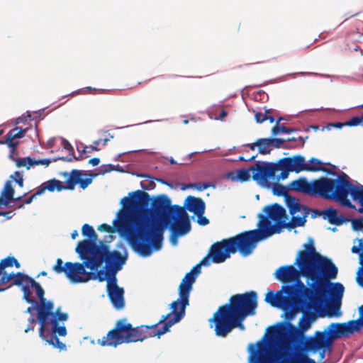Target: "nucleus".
<instances>
[{"instance_id":"obj_1","label":"nucleus","mask_w":363,"mask_h":363,"mask_svg":"<svg viewBox=\"0 0 363 363\" xmlns=\"http://www.w3.org/2000/svg\"><path fill=\"white\" fill-rule=\"evenodd\" d=\"M150 201L149 194L144 191L129 193L121 199L123 210L118 213V219H115V232L123 234L134 250L143 257H148L153 250L161 249L164 231L167 226L173 245L177 243L178 237L187 234L191 230L189 215L183 207L172 206L169 217L165 218L162 223L151 217L148 208Z\"/></svg>"},{"instance_id":"obj_2","label":"nucleus","mask_w":363,"mask_h":363,"mask_svg":"<svg viewBox=\"0 0 363 363\" xmlns=\"http://www.w3.org/2000/svg\"><path fill=\"white\" fill-rule=\"evenodd\" d=\"M291 189L311 196L337 201L341 206L363 212V186L354 185L342 173L335 179L325 177L309 182L305 177L290 184Z\"/></svg>"},{"instance_id":"obj_3","label":"nucleus","mask_w":363,"mask_h":363,"mask_svg":"<svg viewBox=\"0 0 363 363\" xmlns=\"http://www.w3.org/2000/svg\"><path fill=\"white\" fill-rule=\"evenodd\" d=\"M83 236L87 239L78 242L75 252L83 262H66L63 264L62 259L58 258L52 267V270L57 274L64 273L66 277L79 273V265L83 269L96 270L104 264L113 261V250H111V240H99L98 235L94 228L89 224H84L82 228Z\"/></svg>"},{"instance_id":"obj_4","label":"nucleus","mask_w":363,"mask_h":363,"mask_svg":"<svg viewBox=\"0 0 363 363\" xmlns=\"http://www.w3.org/2000/svg\"><path fill=\"white\" fill-rule=\"evenodd\" d=\"M257 295L254 291L233 295L229 303L218 308L210 322L214 323L215 334L225 337L235 328L244 330L245 319L255 314Z\"/></svg>"},{"instance_id":"obj_5","label":"nucleus","mask_w":363,"mask_h":363,"mask_svg":"<svg viewBox=\"0 0 363 363\" xmlns=\"http://www.w3.org/2000/svg\"><path fill=\"white\" fill-rule=\"evenodd\" d=\"M286 288L291 296L279 308L284 311L286 322L290 323L296 313L304 309L316 310L325 302L327 291L314 292L313 289H308L304 283L286 286Z\"/></svg>"},{"instance_id":"obj_6","label":"nucleus","mask_w":363,"mask_h":363,"mask_svg":"<svg viewBox=\"0 0 363 363\" xmlns=\"http://www.w3.org/2000/svg\"><path fill=\"white\" fill-rule=\"evenodd\" d=\"M278 350L277 363H316L308 352L318 354L319 360L330 354L334 342H289Z\"/></svg>"},{"instance_id":"obj_7","label":"nucleus","mask_w":363,"mask_h":363,"mask_svg":"<svg viewBox=\"0 0 363 363\" xmlns=\"http://www.w3.org/2000/svg\"><path fill=\"white\" fill-rule=\"evenodd\" d=\"M312 309H304L298 327L289 322H279L266 329L259 340H305V333L311 327L317 315Z\"/></svg>"},{"instance_id":"obj_8","label":"nucleus","mask_w":363,"mask_h":363,"mask_svg":"<svg viewBox=\"0 0 363 363\" xmlns=\"http://www.w3.org/2000/svg\"><path fill=\"white\" fill-rule=\"evenodd\" d=\"M263 211L267 216L259 215V229L247 231L256 246L259 241L265 240L274 234L280 233L283 229L286 228V223L288 218L286 211L280 204L275 203L267 206L264 208Z\"/></svg>"},{"instance_id":"obj_9","label":"nucleus","mask_w":363,"mask_h":363,"mask_svg":"<svg viewBox=\"0 0 363 363\" xmlns=\"http://www.w3.org/2000/svg\"><path fill=\"white\" fill-rule=\"evenodd\" d=\"M255 247L256 245L247 231H245L213 243L209 251L212 262L218 264L225 262L230 257L231 254L238 251L244 257L248 256Z\"/></svg>"},{"instance_id":"obj_10","label":"nucleus","mask_w":363,"mask_h":363,"mask_svg":"<svg viewBox=\"0 0 363 363\" xmlns=\"http://www.w3.org/2000/svg\"><path fill=\"white\" fill-rule=\"evenodd\" d=\"M305 250L298 252L297 262L317 276L320 280L334 279L337 274V267L328 258L316 252L313 240L304 245Z\"/></svg>"},{"instance_id":"obj_11","label":"nucleus","mask_w":363,"mask_h":363,"mask_svg":"<svg viewBox=\"0 0 363 363\" xmlns=\"http://www.w3.org/2000/svg\"><path fill=\"white\" fill-rule=\"evenodd\" d=\"M28 289V296H26L25 289L23 285L21 286L23 293V298L28 303H31L33 306L28 307L26 313H33L34 310L38 312L37 318L40 324V336L45 337V332L48 330L46 325L48 324L50 315H54L52 310L54 308L53 303L47 301L44 297L45 291L39 283L35 281V283L27 284Z\"/></svg>"},{"instance_id":"obj_12","label":"nucleus","mask_w":363,"mask_h":363,"mask_svg":"<svg viewBox=\"0 0 363 363\" xmlns=\"http://www.w3.org/2000/svg\"><path fill=\"white\" fill-rule=\"evenodd\" d=\"M294 264L297 265L299 269H296L294 265L291 264L281 266L276 270L274 273L275 278L284 284L294 282L291 286H296L299 283H303L300 279L301 277H306L312 281L308 289H313L314 292L318 291H327L326 280H320L308 268L306 267L302 263L298 262L297 259H296Z\"/></svg>"},{"instance_id":"obj_13","label":"nucleus","mask_w":363,"mask_h":363,"mask_svg":"<svg viewBox=\"0 0 363 363\" xmlns=\"http://www.w3.org/2000/svg\"><path fill=\"white\" fill-rule=\"evenodd\" d=\"M172 311L167 315H162L161 319L156 323L151 325H142L135 327V340H145L147 338L157 337L169 331V328L175 323L179 322L185 315V311L179 307L170 308Z\"/></svg>"},{"instance_id":"obj_14","label":"nucleus","mask_w":363,"mask_h":363,"mask_svg":"<svg viewBox=\"0 0 363 363\" xmlns=\"http://www.w3.org/2000/svg\"><path fill=\"white\" fill-rule=\"evenodd\" d=\"M77 269L79 270V273L67 277L70 282L78 284L86 283L90 280H98L101 282L106 281L108 296L113 304V261L104 264L100 269L96 270L83 269L81 264Z\"/></svg>"},{"instance_id":"obj_15","label":"nucleus","mask_w":363,"mask_h":363,"mask_svg":"<svg viewBox=\"0 0 363 363\" xmlns=\"http://www.w3.org/2000/svg\"><path fill=\"white\" fill-rule=\"evenodd\" d=\"M15 266L16 268L21 267L20 263L14 257L9 256L0 262V292L4 291L12 286H21L23 285L25 289V295L26 297L28 296V283H35V280L27 274L22 272H11L7 274L4 272L7 267H11Z\"/></svg>"},{"instance_id":"obj_16","label":"nucleus","mask_w":363,"mask_h":363,"mask_svg":"<svg viewBox=\"0 0 363 363\" xmlns=\"http://www.w3.org/2000/svg\"><path fill=\"white\" fill-rule=\"evenodd\" d=\"M62 175L68 177L65 181L66 186L61 181L52 179L43 183L37 189V194H43L46 190L50 192L55 190L57 191L64 189L73 190L77 184H79L82 189H84L92 182V177L91 176L82 178V176L85 174L78 169H72L69 174L67 172H64Z\"/></svg>"},{"instance_id":"obj_17","label":"nucleus","mask_w":363,"mask_h":363,"mask_svg":"<svg viewBox=\"0 0 363 363\" xmlns=\"http://www.w3.org/2000/svg\"><path fill=\"white\" fill-rule=\"evenodd\" d=\"M200 272L201 264H197L189 272L186 274L179 286V298L170 304V308H174V310L176 307H179L185 311L186 306L189 305V295L193 288V284Z\"/></svg>"},{"instance_id":"obj_18","label":"nucleus","mask_w":363,"mask_h":363,"mask_svg":"<svg viewBox=\"0 0 363 363\" xmlns=\"http://www.w3.org/2000/svg\"><path fill=\"white\" fill-rule=\"evenodd\" d=\"M348 336L342 323H331L323 331H316L313 336H308L305 340H335L341 337Z\"/></svg>"},{"instance_id":"obj_19","label":"nucleus","mask_w":363,"mask_h":363,"mask_svg":"<svg viewBox=\"0 0 363 363\" xmlns=\"http://www.w3.org/2000/svg\"><path fill=\"white\" fill-rule=\"evenodd\" d=\"M292 160V167L293 172L296 173H299L302 171H308V172H318L322 171L327 172L330 174H335L334 172H330L326 168L322 167V162L318 159L312 157L310 160L311 163H315L317 165L308 164L305 162V158L301 155H296L291 157Z\"/></svg>"},{"instance_id":"obj_20","label":"nucleus","mask_w":363,"mask_h":363,"mask_svg":"<svg viewBox=\"0 0 363 363\" xmlns=\"http://www.w3.org/2000/svg\"><path fill=\"white\" fill-rule=\"evenodd\" d=\"M252 172V179L259 182H267L268 179H273L277 172V167L274 163L257 162L255 166L250 167Z\"/></svg>"},{"instance_id":"obj_21","label":"nucleus","mask_w":363,"mask_h":363,"mask_svg":"<svg viewBox=\"0 0 363 363\" xmlns=\"http://www.w3.org/2000/svg\"><path fill=\"white\" fill-rule=\"evenodd\" d=\"M172 207L170 199L164 194L159 195L152 201V209L157 216L161 218L158 220L162 223L165 221V218L169 217V209Z\"/></svg>"},{"instance_id":"obj_22","label":"nucleus","mask_w":363,"mask_h":363,"mask_svg":"<svg viewBox=\"0 0 363 363\" xmlns=\"http://www.w3.org/2000/svg\"><path fill=\"white\" fill-rule=\"evenodd\" d=\"M288 342H256L255 344H250L248 350L250 354V358L262 359L268 353V346H278L280 350Z\"/></svg>"},{"instance_id":"obj_23","label":"nucleus","mask_w":363,"mask_h":363,"mask_svg":"<svg viewBox=\"0 0 363 363\" xmlns=\"http://www.w3.org/2000/svg\"><path fill=\"white\" fill-rule=\"evenodd\" d=\"M135 328L123 318L115 324V340H135Z\"/></svg>"},{"instance_id":"obj_24","label":"nucleus","mask_w":363,"mask_h":363,"mask_svg":"<svg viewBox=\"0 0 363 363\" xmlns=\"http://www.w3.org/2000/svg\"><path fill=\"white\" fill-rule=\"evenodd\" d=\"M286 287V286H283L282 289L277 293H274L272 291H269L265 296V301L272 306L279 308L291 296Z\"/></svg>"},{"instance_id":"obj_25","label":"nucleus","mask_w":363,"mask_h":363,"mask_svg":"<svg viewBox=\"0 0 363 363\" xmlns=\"http://www.w3.org/2000/svg\"><path fill=\"white\" fill-rule=\"evenodd\" d=\"M26 131V129L16 127L6 133L4 140H0V144H6L9 147L12 148L13 151H15L18 145V142L16 139L24 137Z\"/></svg>"},{"instance_id":"obj_26","label":"nucleus","mask_w":363,"mask_h":363,"mask_svg":"<svg viewBox=\"0 0 363 363\" xmlns=\"http://www.w3.org/2000/svg\"><path fill=\"white\" fill-rule=\"evenodd\" d=\"M184 206L189 211L196 216H201L205 212L206 205L201 198L189 196L186 199Z\"/></svg>"},{"instance_id":"obj_27","label":"nucleus","mask_w":363,"mask_h":363,"mask_svg":"<svg viewBox=\"0 0 363 363\" xmlns=\"http://www.w3.org/2000/svg\"><path fill=\"white\" fill-rule=\"evenodd\" d=\"M46 328L48 330L45 333V337H42L44 340H59L57 335L64 337L67 334V329L65 326L59 325L57 320H51V332L48 328V324L46 325Z\"/></svg>"},{"instance_id":"obj_28","label":"nucleus","mask_w":363,"mask_h":363,"mask_svg":"<svg viewBox=\"0 0 363 363\" xmlns=\"http://www.w3.org/2000/svg\"><path fill=\"white\" fill-rule=\"evenodd\" d=\"M316 212L333 225H340L347 220L342 216L338 215L337 211L333 208H328L322 211H316Z\"/></svg>"},{"instance_id":"obj_29","label":"nucleus","mask_w":363,"mask_h":363,"mask_svg":"<svg viewBox=\"0 0 363 363\" xmlns=\"http://www.w3.org/2000/svg\"><path fill=\"white\" fill-rule=\"evenodd\" d=\"M286 204L289 208L291 215L294 216L300 213L301 215L304 211H308L310 209L304 205L300 203L299 200L291 196H286Z\"/></svg>"},{"instance_id":"obj_30","label":"nucleus","mask_w":363,"mask_h":363,"mask_svg":"<svg viewBox=\"0 0 363 363\" xmlns=\"http://www.w3.org/2000/svg\"><path fill=\"white\" fill-rule=\"evenodd\" d=\"M359 318L357 320L342 323L348 335L358 332L363 328V305L359 308Z\"/></svg>"},{"instance_id":"obj_31","label":"nucleus","mask_w":363,"mask_h":363,"mask_svg":"<svg viewBox=\"0 0 363 363\" xmlns=\"http://www.w3.org/2000/svg\"><path fill=\"white\" fill-rule=\"evenodd\" d=\"M14 192L11 183L7 181L0 195V206H9L10 201L13 199Z\"/></svg>"},{"instance_id":"obj_32","label":"nucleus","mask_w":363,"mask_h":363,"mask_svg":"<svg viewBox=\"0 0 363 363\" xmlns=\"http://www.w3.org/2000/svg\"><path fill=\"white\" fill-rule=\"evenodd\" d=\"M125 291L123 288L118 286L117 279L115 277V309L123 310L125 306L124 298Z\"/></svg>"},{"instance_id":"obj_33","label":"nucleus","mask_w":363,"mask_h":363,"mask_svg":"<svg viewBox=\"0 0 363 363\" xmlns=\"http://www.w3.org/2000/svg\"><path fill=\"white\" fill-rule=\"evenodd\" d=\"M329 280L330 279L326 280L327 284H325V286L327 287V292L325 294V301L326 300V297L328 294V285L330 284ZM330 286H331L330 289V296L335 299L341 298L343 295L344 289H345L343 285L340 283L337 282V283H334V284H330Z\"/></svg>"},{"instance_id":"obj_34","label":"nucleus","mask_w":363,"mask_h":363,"mask_svg":"<svg viewBox=\"0 0 363 363\" xmlns=\"http://www.w3.org/2000/svg\"><path fill=\"white\" fill-rule=\"evenodd\" d=\"M308 211H304L301 215L292 216L291 220L286 223V228L293 229L305 225Z\"/></svg>"},{"instance_id":"obj_35","label":"nucleus","mask_w":363,"mask_h":363,"mask_svg":"<svg viewBox=\"0 0 363 363\" xmlns=\"http://www.w3.org/2000/svg\"><path fill=\"white\" fill-rule=\"evenodd\" d=\"M250 172H252L250 167L248 169H240L237 171L236 177L233 172H229L228 174V177L231 179L233 181L239 180L242 182H247L250 178Z\"/></svg>"},{"instance_id":"obj_36","label":"nucleus","mask_w":363,"mask_h":363,"mask_svg":"<svg viewBox=\"0 0 363 363\" xmlns=\"http://www.w3.org/2000/svg\"><path fill=\"white\" fill-rule=\"evenodd\" d=\"M108 139H104V140H96L94 141L93 145L89 146H82V149L80 150L79 147H77L78 152H80V158L83 159L84 154L86 152H92L93 151H98L99 149L97 147L98 145H99L101 143H103V145H105L107 143Z\"/></svg>"},{"instance_id":"obj_37","label":"nucleus","mask_w":363,"mask_h":363,"mask_svg":"<svg viewBox=\"0 0 363 363\" xmlns=\"http://www.w3.org/2000/svg\"><path fill=\"white\" fill-rule=\"evenodd\" d=\"M259 153L261 155L270 154L272 147L270 144L269 138H259L256 140Z\"/></svg>"},{"instance_id":"obj_38","label":"nucleus","mask_w":363,"mask_h":363,"mask_svg":"<svg viewBox=\"0 0 363 363\" xmlns=\"http://www.w3.org/2000/svg\"><path fill=\"white\" fill-rule=\"evenodd\" d=\"M283 118L281 117H280L277 120L276 125L272 128V133L273 135H277L279 133H294L296 130L294 128H287L284 125H279V122Z\"/></svg>"},{"instance_id":"obj_39","label":"nucleus","mask_w":363,"mask_h":363,"mask_svg":"<svg viewBox=\"0 0 363 363\" xmlns=\"http://www.w3.org/2000/svg\"><path fill=\"white\" fill-rule=\"evenodd\" d=\"M291 157H284L279 160L275 165L277 167V171L280 169L293 170Z\"/></svg>"},{"instance_id":"obj_40","label":"nucleus","mask_w":363,"mask_h":363,"mask_svg":"<svg viewBox=\"0 0 363 363\" xmlns=\"http://www.w3.org/2000/svg\"><path fill=\"white\" fill-rule=\"evenodd\" d=\"M126 257L121 254L120 252L115 250V274L121 269V267L125 264Z\"/></svg>"},{"instance_id":"obj_41","label":"nucleus","mask_w":363,"mask_h":363,"mask_svg":"<svg viewBox=\"0 0 363 363\" xmlns=\"http://www.w3.org/2000/svg\"><path fill=\"white\" fill-rule=\"evenodd\" d=\"M269 141H270L272 147H274L276 148L284 147V148H286V149L294 147V146H291L290 145L286 144L285 143L286 140L284 139H281V138H269Z\"/></svg>"},{"instance_id":"obj_42","label":"nucleus","mask_w":363,"mask_h":363,"mask_svg":"<svg viewBox=\"0 0 363 363\" xmlns=\"http://www.w3.org/2000/svg\"><path fill=\"white\" fill-rule=\"evenodd\" d=\"M360 267L357 272L356 281L358 285L363 288V252L359 255Z\"/></svg>"},{"instance_id":"obj_43","label":"nucleus","mask_w":363,"mask_h":363,"mask_svg":"<svg viewBox=\"0 0 363 363\" xmlns=\"http://www.w3.org/2000/svg\"><path fill=\"white\" fill-rule=\"evenodd\" d=\"M16 165L18 167H26L27 169H29L32 167V158L30 157L17 158Z\"/></svg>"},{"instance_id":"obj_44","label":"nucleus","mask_w":363,"mask_h":363,"mask_svg":"<svg viewBox=\"0 0 363 363\" xmlns=\"http://www.w3.org/2000/svg\"><path fill=\"white\" fill-rule=\"evenodd\" d=\"M272 191L274 195L279 196H284L286 197V196H289L287 194L286 188L280 184H274L273 186Z\"/></svg>"},{"instance_id":"obj_45","label":"nucleus","mask_w":363,"mask_h":363,"mask_svg":"<svg viewBox=\"0 0 363 363\" xmlns=\"http://www.w3.org/2000/svg\"><path fill=\"white\" fill-rule=\"evenodd\" d=\"M97 230L100 232H106L109 233V240L111 241L113 239V235H112L113 233V224L112 225H109L106 223H103L98 226Z\"/></svg>"},{"instance_id":"obj_46","label":"nucleus","mask_w":363,"mask_h":363,"mask_svg":"<svg viewBox=\"0 0 363 363\" xmlns=\"http://www.w3.org/2000/svg\"><path fill=\"white\" fill-rule=\"evenodd\" d=\"M255 120L257 123H262L266 120H269L272 123L274 122L275 118L274 116H266V114L263 113L257 112L255 113Z\"/></svg>"},{"instance_id":"obj_47","label":"nucleus","mask_w":363,"mask_h":363,"mask_svg":"<svg viewBox=\"0 0 363 363\" xmlns=\"http://www.w3.org/2000/svg\"><path fill=\"white\" fill-rule=\"evenodd\" d=\"M359 124L363 126V116L361 117L354 116L345 123V125L348 126H357Z\"/></svg>"},{"instance_id":"obj_48","label":"nucleus","mask_w":363,"mask_h":363,"mask_svg":"<svg viewBox=\"0 0 363 363\" xmlns=\"http://www.w3.org/2000/svg\"><path fill=\"white\" fill-rule=\"evenodd\" d=\"M54 315H50V316L53 318L51 320H57V323L59 321H65L68 318V315L65 313H60L58 311L56 313L53 312Z\"/></svg>"},{"instance_id":"obj_49","label":"nucleus","mask_w":363,"mask_h":363,"mask_svg":"<svg viewBox=\"0 0 363 363\" xmlns=\"http://www.w3.org/2000/svg\"><path fill=\"white\" fill-rule=\"evenodd\" d=\"M10 177L13 179L20 187L23 186V178L21 172L16 171L14 172L13 175H11Z\"/></svg>"},{"instance_id":"obj_50","label":"nucleus","mask_w":363,"mask_h":363,"mask_svg":"<svg viewBox=\"0 0 363 363\" xmlns=\"http://www.w3.org/2000/svg\"><path fill=\"white\" fill-rule=\"evenodd\" d=\"M70 157H59L54 158L52 160L53 162H57V160H62V161H66V162H72L73 160H81L80 157H76L74 154V152H70L69 154Z\"/></svg>"},{"instance_id":"obj_51","label":"nucleus","mask_w":363,"mask_h":363,"mask_svg":"<svg viewBox=\"0 0 363 363\" xmlns=\"http://www.w3.org/2000/svg\"><path fill=\"white\" fill-rule=\"evenodd\" d=\"M52 162L50 159L35 160L32 158V166L33 165H45L48 166Z\"/></svg>"},{"instance_id":"obj_52","label":"nucleus","mask_w":363,"mask_h":363,"mask_svg":"<svg viewBox=\"0 0 363 363\" xmlns=\"http://www.w3.org/2000/svg\"><path fill=\"white\" fill-rule=\"evenodd\" d=\"M48 345H52L54 348H57L60 351L66 349V345L63 342H47Z\"/></svg>"},{"instance_id":"obj_53","label":"nucleus","mask_w":363,"mask_h":363,"mask_svg":"<svg viewBox=\"0 0 363 363\" xmlns=\"http://www.w3.org/2000/svg\"><path fill=\"white\" fill-rule=\"evenodd\" d=\"M40 194H37V191L33 194V195H31L30 196H29L28 198L26 199L24 201H23V203H21L20 204L17 208H22L23 206H24V204H30L32 203V201H33V199L37 196H39Z\"/></svg>"},{"instance_id":"obj_54","label":"nucleus","mask_w":363,"mask_h":363,"mask_svg":"<svg viewBox=\"0 0 363 363\" xmlns=\"http://www.w3.org/2000/svg\"><path fill=\"white\" fill-rule=\"evenodd\" d=\"M191 186H194L197 190L199 191H203L204 189H206L211 186L209 183H196L192 184Z\"/></svg>"},{"instance_id":"obj_55","label":"nucleus","mask_w":363,"mask_h":363,"mask_svg":"<svg viewBox=\"0 0 363 363\" xmlns=\"http://www.w3.org/2000/svg\"><path fill=\"white\" fill-rule=\"evenodd\" d=\"M113 171V165L111 164L107 165H102L100 169V173L104 174L107 172H111Z\"/></svg>"},{"instance_id":"obj_56","label":"nucleus","mask_w":363,"mask_h":363,"mask_svg":"<svg viewBox=\"0 0 363 363\" xmlns=\"http://www.w3.org/2000/svg\"><path fill=\"white\" fill-rule=\"evenodd\" d=\"M203 214H201V216H197L198 217V223L201 225H206L209 223V220L203 216Z\"/></svg>"},{"instance_id":"obj_57","label":"nucleus","mask_w":363,"mask_h":363,"mask_svg":"<svg viewBox=\"0 0 363 363\" xmlns=\"http://www.w3.org/2000/svg\"><path fill=\"white\" fill-rule=\"evenodd\" d=\"M210 258H211V255H210V252H209L208 254L201 260V262L199 263V264H201V265H203V266L209 265L210 264Z\"/></svg>"},{"instance_id":"obj_58","label":"nucleus","mask_w":363,"mask_h":363,"mask_svg":"<svg viewBox=\"0 0 363 363\" xmlns=\"http://www.w3.org/2000/svg\"><path fill=\"white\" fill-rule=\"evenodd\" d=\"M281 172L280 173L279 176V179H286L289 177V174L290 172H293V170H286V169H281Z\"/></svg>"},{"instance_id":"obj_59","label":"nucleus","mask_w":363,"mask_h":363,"mask_svg":"<svg viewBox=\"0 0 363 363\" xmlns=\"http://www.w3.org/2000/svg\"><path fill=\"white\" fill-rule=\"evenodd\" d=\"M63 147L65 150L70 151V152H74V149L72 145L65 139L62 140Z\"/></svg>"},{"instance_id":"obj_60","label":"nucleus","mask_w":363,"mask_h":363,"mask_svg":"<svg viewBox=\"0 0 363 363\" xmlns=\"http://www.w3.org/2000/svg\"><path fill=\"white\" fill-rule=\"evenodd\" d=\"M101 340H113V328L110 330L106 336H104Z\"/></svg>"},{"instance_id":"obj_61","label":"nucleus","mask_w":363,"mask_h":363,"mask_svg":"<svg viewBox=\"0 0 363 363\" xmlns=\"http://www.w3.org/2000/svg\"><path fill=\"white\" fill-rule=\"evenodd\" d=\"M100 160L99 157H94L89 160V163L92 166H96L99 164Z\"/></svg>"},{"instance_id":"obj_62","label":"nucleus","mask_w":363,"mask_h":363,"mask_svg":"<svg viewBox=\"0 0 363 363\" xmlns=\"http://www.w3.org/2000/svg\"><path fill=\"white\" fill-rule=\"evenodd\" d=\"M257 155L252 156L248 160H246L243 156H240L238 157V161H253L256 158Z\"/></svg>"},{"instance_id":"obj_63","label":"nucleus","mask_w":363,"mask_h":363,"mask_svg":"<svg viewBox=\"0 0 363 363\" xmlns=\"http://www.w3.org/2000/svg\"><path fill=\"white\" fill-rule=\"evenodd\" d=\"M245 146L249 147L251 150H255V147H257V145L256 144V141L254 143H249L245 145Z\"/></svg>"},{"instance_id":"obj_64","label":"nucleus","mask_w":363,"mask_h":363,"mask_svg":"<svg viewBox=\"0 0 363 363\" xmlns=\"http://www.w3.org/2000/svg\"><path fill=\"white\" fill-rule=\"evenodd\" d=\"M157 181H158L159 182H160L161 184H165V185H167V186H168L172 187V184H171V183H169V182H167V181H165V180H164V179H157Z\"/></svg>"}]
</instances>
